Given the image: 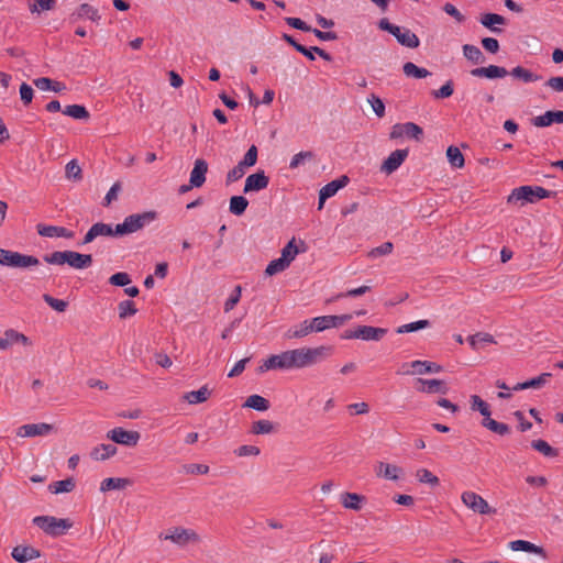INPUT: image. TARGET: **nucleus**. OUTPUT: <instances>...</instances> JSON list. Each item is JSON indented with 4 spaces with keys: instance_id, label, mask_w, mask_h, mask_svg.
Instances as JSON below:
<instances>
[{
    "instance_id": "42",
    "label": "nucleus",
    "mask_w": 563,
    "mask_h": 563,
    "mask_svg": "<svg viewBox=\"0 0 563 563\" xmlns=\"http://www.w3.org/2000/svg\"><path fill=\"white\" fill-rule=\"evenodd\" d=\"M249 206V200L244 196H232L229 210L234 216H242Z\"/></svg>"
},
{
    "instance_id": "32",
    "label": "nucleus",
    "mask_w": 563,
    "mask_h": 563,
    "mask_svg": "<svg viewBox=\"0 0 563 563\" xmlns=\"http://www.w3.org/2000/svg\"><path fill=\"white\" fill-rule=\"evenodd\" d=\"M365 500V497L356 493H343L341 495V503L344 508L352 510H360L361 504Z\"/></svg>"
},
{
    "instance_id": "58",
    "label": "nucleus",
    "mask_w": 563,
    "mask_h": 563,
    "mask_svg": "<svg viewBox=\"0 0 563 563\" xmlns=\"http://www.w3.org/2000/svg\"><path fill=\"white\" fill-rule=\"evenodd\" d=\"M43 300L51 307L53 308L54 310L58 311V312H64L67 307H68V302L65 301V300H62V299H57V298H54L53 296L48 295V294H44L43 295Z\"/></svg>"
},
{
    "instance_id": "4",
    "label": "nucleus",
    "mask_w": 563,
    "mask_h": 563,
    "mask_svg": "<svg viewBox=\"0 0 563 563\" xmlns=\"http://www.w3.org/2000/svg\"><path fill=\"white\" fill-rule=\"evenodd\" d=\"M556 195L555 191L548 190L540 186H520L515 188L508 197V202H530L534 203L544 198H551Z\"/></svg>"
},
{
    "instance_id": "40",
    "label": "nucleus",
    "mask_w": 563,
    "mask_h": 563,
    "mask_svg": "<svg viewBox=\"0 0 563 563\" xmlns=\"http://www.w3.org/2000/svg\"><path fill=\"white\" fill-rule=\"evenodd\" d=\"M269 401L260 395H251L247 397L246 401L244 402L243 407L252 408L257 411H266L269 408Z\"/></svg>"
},
{
    "instance_id": "25",
    "label": "nucleus",
    "mask_w": 563,
    "mask_h": 563,
    "mask_svg": "<svg viewBox=\"0 0 563 563\" xmlns=\"http://www.w3.org/2000/svg\"><path fill=\"white\" fill-rule=\"evenodd\" d=\"M117 452L118 449L115 445L102 443L92 449V451L90 452V456L96 461H104L114 456Z\"/></svg>"
},
{
    "instance_id": "55",
    "label": "nucleus",
    "mask_w": 563,
    "mask_h": 563,
    "mask_svg": "<svg viewBox=\"0 0 563 563\" xmlns=\"http://www.w3.org/2000/svg\"><path fill=\"white\" fill-rule=\"evenodd\" d=\"M310 321L312 323L314 332H322L324 330L333 328L330 316L316 317L312 318Z\"/></svg>"
},
{
    "instance_id": "2",
    "label": "nucleus",
    "mask_w": 563,
    "mask_h": 563,
    "mask_svg": "<svg viewBox=\"0 0 563 563\" xmlns=\"http://www.w3.org/2000/svg\"><path fill=\"white\" fill-rule=\"evenodd\" d=\"M333 347L321 345L317 347H300L294 350L296 368L312 366L332 355Z\"/></svg>"
},
{
    "instance_id": "1",
    "label": "nucleus",
    "mask_w": 563,
    "mask_h": 563,
    "mask_svg": "<svg viewBox=\"0 0 563 563\" xmlns=\"http://www.w3.org/2000/svg\"><path fill=\"white\" fill-rule=\"evenodd\" d=\"M43 261L51 265H69L75 269H85L91 266L92 255L75 251H55L43 255Z\"/></svg>"
},
{
    "instance_id": "23",
    "label": "nucleus",
    "mask_w": 563,
    "mask_h": 563,
    "mask_svg": "<svg viewBox=\"0 0 563 563\" xmlns=\"http://www.w3.org/2000/svg\"><path fill=\"white\" fill-rule=\"evenodd\" d=\"M509 548L512 551H523L529 553H534L541 555L543 559L547 558V552L542 547H538L530 541L526 540H515L509 543Z\"/></svg>"
},
{
    "instance_id": "13",
    "label": "nucleus",
    "mask_w": 563,
    "mask_h": 563,
    "mask_svg": "<svg viewBox=\"0 0 563 563\" xmlns=\"http://www.w3.org/2000/svg\"><path fill=\"white\" fill-rule=\"evenodd\" d=\"M269 184V177L266 176L265 172L260 169L254 174L247 176L244 185L243 192L249 194L252 191H260L267 188Z\"/></svg>"
},
{
    "instance_id": "3",
    "label": "nucleus",
    "mask_w": 563,
    "mask_h": 563,
    "mask_svg": "<svg viewBox=\"0 0 563 563\" xmlns=\"http://www.w3.org/2000/svg\"><path fill=\"white\" fill-rule=\"evenodd\" d=\"M156 219L157 212L154 210L130 214L122 223L115 225V232L121 236L131 234L143 229Z\"/></svg>"
},
{
    "instance_id": "26",
    "label": "nucleus",
    "mask_w": 563,
    "mask_h": 563,
    "mask_svg": "<svg viewBox=\"0 0 563 563\" xmlns=\"http://www.w3.org/2000/svg\"><path fill=\"white\" fill-rule=\"evenodd\" d=\"M550 377H552L551 373H542L541 375L533 377L529 380L518 383L516 386L512 387V390L518 391L528 388H540L548 383Z\"/></svg>"
},
{
    "instance_id": "16",
    "label": "nucleus",
    "mask_w": 563,
    "mask_h": 563,
    "mask_svg": "<svg viewBox=\"0 0 563 563\" xmlns=\"http://www.w3.org/2000/svg\"><path fill=\"white\" fill-rule=\"evenodd\" d=\"M471 75L477 78L496 79L507 76L508 70L501 66L489 65L487 67H477L472 69Z\"/></svg>"
},
{
    "instance_id": "8",
    "label": "nucleus",
    "mask_w": 563,
    "mask_h": 563,
    "mask_svg": "<svg viewBox=\"0 0 563 563\" xmlns=\"http://www.w3.org/2000/svg\"><path fill=\"white\" fill-rule=\"evenodd\" d=\"M463 504L479 515L496 514V509L492 508L488 503L474 492H464L461 496Z\"/></svg>"
},
{
    "instance_id": "49",
    "label": "nucleus",
    "mask_w": 563,
    "mask_h": 563,
    "mask_svg": "<svg viewBox=\"0 0 563 563\" xmlns=\"http://www.w3.org/2000/svg\"><path fill=\"white\" fill-rule=\"evenodd\" d=\"M274 431V424L269 420H257L252 423L251 433L268 434Z\"/></svg>"
},
{
    "instance_id": "5",
    "label": "nucleus",
    "mask_w": 563,
    "mask_h": 563,
    "mask_svg": "<svg viewBox=\"0 0 563 563\" xmlns=\"http://www.w3.org/2000/svg\"><path fill=\"white\" fill-rule=\"evenodd\" d=\"M33 523L51 537L65 534L74 525L68 518H56L53 516H37L33 518Z\"/></svg>"
},
{
    "instance_id": "52",
    "label": "nucleus",
    "mask_w": 563,
    "mask_h": 563,
    "mask_svg": "<svg viewBox=\"0 0 563 563\" xmlns=\"http://www.w3.org/2000/svg\"><path fill=\"white\" fill-rule=\"evenodd\" d=\"M299 252L295 244V238H292L282 250V257L290 265Z\"/></svg>"
},
{
    "instance_id": "7",
    "label": "nucleus",
    "mask_w": 563,
    "mask_h": 563,
    "mask_svg": "<svg viewBox=\"0 0 563 563\" xmlns=\"http://www.w3.org/2000/svg\"><path fill=\"white\" fill-rule=\"evenodd\" d=\"M401 372L398 374L402 375H423L430 373H440L443 371V367L434 362L430 361H412L410 363H404L401 366Z\"/></svg>"
},
{
    "instance_id": "10",
    "label": "nucleus",
    "mask_w": 563,
    "mask_h": 563,
    "mask_svg": "<svg viewBox=\"0 0 563 563\" xmlns=\"http://www.w3.org/2000/svg\"><path fill=\"white\" fill-rule=\"evenodd\" d=\"M350 181L346 175H342L339 178L324 185L319 192L318 209L321 210L327 199L333 197L340 189L344 188Z\"/></svg>"
},
{
    "instance_id": "9",
    "label": "nucleus",
    "mask_w": 563,
    "mask_h": 563,
    "mask_svg": "<svg viewBox=\"0 0 563 563\" xmlns=\"http://www.w3.org/2000/svg\"><path fill=\"white\" fill-rule=\"evenodd\" d=\"M107 438L118 444L135 446L141 435L137 431H128L121 427H117L107 433Z\"/></svg>"
},
{
    "instance_id": "41",
    "label": "nucleus",
    "mask_w": 563,
    "mask_h": 563,
    "mask_svg": "<svg viewBox=\"0 0 563 563\" xmlns=\"http://www.w3.org/2000/svg\"><path fill=\"white\" fill-rule=\"evenodd\" d=\"M313 332L312 323L310 320H305L298 327L291 328L286 332L288 339L303 338Z\"/></svg>"
},
{
    "instance_id": "19",
    "label": "nucleus",
    "mask_w": 563,
    "mask_h": 563,
    "mask_svg": "<svg viewBox=\"0 0 563 563\" xmlns=\"http://www.w3.org/2000/svg\"><path fill=\"white\" fill-rule=\"evenodd\" d=\"M53 430V426L48 423H29L23 424L18 429L19 437H36L46 435Z\"/></svg>"
},
{
    "instance_id": "38",
    "label": "nucleus",
    "mask_w": 563,
    "mask_h": 563,
    "mask_svg": "<svg viewBox=\"0 0 563 563\" xmlns=\"http://www.w3.org/2000/svg\"><path fill=\"white\" fill-rule=\"evenodd\" d=\"M463 54L467 60L471 63L477 65L483 64L485 62V56L482 53V51L472 44H465L463 45Z\"/></svg>"
},
{
    "instance_id": "56",
    "label": "nucleus",
    "mask_w": 563,
    "mask_h": 563,
    "mask_svg": "<svg viewBox=\"0 0 563 563\" xmlns=\"http://www.w3.org/2000/svg\"><path fill=\"white\" fill-rule=\"evenodd\" d=\"M92 229L98 236H120L117 232H115V228L113 229L111 224H107V223H103V222H97L95 224H92Z\"/></svg>"
},
{
    "instance_id": "47",
    "label": "nucleus",
    "mask_w": 563,
    "mask_h": 563,
    "mask_svg": "<svg viewBox=\"0 0 563 563\" xmlns=\"http://www.w3.org/2000/svg\"><path fill=\"white\" fill-rule=\"evenodd\" d=\"M118 310L120 319H126L129 317L134 316L137 312L135 302L129 299L119 302Z\"/></svg>"
},
{
    "instance_id": "31",
    "label": "nucleus",
    "mask_w": 563,
    "mask_h": 563,
    "mask_svg": "<svg viewBox=\"0 0 563 563\" xmlns=\"http://www.w3.org/2000/svg\"><path fill=\"white\" fill-rule=\"evenodd\" d=\"M13 261V268H30L33 266H38L41 264L40 260L36 256L22 254L16 251L14 252Z\"/></svg>"
},
{
    "instance_id": "53",
    "label": "nucleus",
    "mask_w": 563,
    "mask_h": 563,
    "mask_svg": "<svg viewBox=\"0 0 563 563\" xmlns=\"http://www.w3.org/2000/svg\"><path fill=\"white\" fill-rule=\"evenodd\" d=\"M417 478L420 483L429 484L431 486H438L440 479L432 472L427 468H420L417 471Z\"/></svg>"
},
{
    "instance_id": "12",
    "label": "nucleus",
    "mask_w": 563,
    "mask_h": 563,
    "mask_svg": "<svg viewBox=\"0 0 563 563\" xmlns=\"http://www.w3.org/2000/svg\"><path fill=\"white\" fill-rule=\"evenodd\" d=\"M416 384V389L420 393L445 395L449 391L446 383L441 379L417 378Z\"/></svg>"
},
{
    "instance_id": "54",
    "label": "nucleus",
    "mask_w": 563,
    "mask_h": 563,
    "mask_svg": "<svg viewBox=\"0 0 563 563\" xmlns=\"http://www.w3.org/2000/svg\"><path fill=\"white\" fill-rule=\"evenodd\" d=\"M271 369H282L280 354H273L258 367L260 373Z\"/></svg>"
},
{
    "instance_id": "45",
    "label": "nucleus",
    "mask_w": 563,
    "mask_h": 563,
    "mask_svg": "<svg viewBox=\"0 0 563 563\" xmlns=\"http://www.w3.org/2000/svg\"><path fill=\"white\" fill-rule=\"evenodd\" d=\"M470 402L471 409L473 411H479L481 415L484 416V418H490L492 412L489 409V405L486 401H484L478 395H472Z\"/></svg>"
},
{
    "instance_id": "48",
    "label": "nucleus",
    "mask_w": 563,
    "mask_h": 563,
    "mask_svg": "<svg viewBox=\"0 0 563 563\" xmlns=\"http://www.w3.org/2000/svg\"><path fill=\"white\" fill-rule=\"evenodd\" d=\"M429 327H430L429 320H418V321L406 323V324L398 327L396 332L399 334L400 333H409V332L419 331V330H422V329H426Z\"/></svg>"
},
{
    "instance_id": "50",
    "label": "nucleus",
    "mask_w": 563,
    "mask_h": 563,
    "mask_svg": "<svg viewBox=\"0 0 563 563\" xmlns=\"http://www.w3.org/2000/svg\"><path fill=\"white\" fill-rule=\"evenodd\" d=\"M493 342L494 338L488 333L478 332L474 335L468 336V343L473 349H478L479 345L483 346L485 344Z\"/></svg>"
},
{
    "instance_id": "60",
    "label": "nucleus",
    "mask_w": 563,
    "mask_h": 563,
    "mask_svg": "<svg viewBox=\"0 0 563 563\" xmlns=\"http://www.w3.org/2000/svg\"><path fill=\"white\" fill-rule=\"evenodd\" d=\"M454 92V84L452 80H448L443 86H441L438 90H433L432 95L435 99H445L453 95Z\"/></svg>"
},
{
    "instance_id": "51",
    "label": "nucleus",
    "mask_w": 563,
    "mask_h": 563,
    "mask_svg": "<svg viewBox=\"0 0 563 563\" xmlns=\"http://www.w3.org/2000/svg\"><path fill=\"white\" fill-rule=\"evenodd\" d=\"M402 126H405V135L409 139H413L416 141H421L423 137V130L421 126L413 122H407L404 123Z\"/></svg>"
},
{
    "instance_id": "6",
    "label": "nucleus",
    "mask_w": 563,
    "mask_h": 563,
    "mask_svg": "<svg viewBox=\"0 0 563 563\" xmlns=\"http://www.w3.org/2000/svg\"><path fill=\"white\" fill-rule=\"evenodd\" d=\"M378 27L382 31H386L393 34L397 42L409 48H417L420 44L419 37L412 33L409 29L404 26H398L389 22L387 18H383L378 22Z\"/></svg>"
},
{
    "instance_id": "35",
    "label": "nucleus",
    "mask_w": 563,
    "mask_h": 563,
    "mask_svg": "<svg viewBox=\"0 0 563 563\" xmlns=\"http://www.w3.org/2000/svg\"><path fill=\"white\" fill-rule=\"evenodd\" d=\"M481 424L490 430L492 432H495L499 435H507L510 433V427L507 423L498 422L492 418H484L481 422Z\"/></svg>"
},
{
    "instance_id": "29",
    "label": "nucleus",
    "mask_w": 563,
    "mask_h": 563,
    "mask_svg": "<svg viewBox=\"0 0 563 563\" xmlns=\"http://www.w3.org/2000/svg\"><path fill=\"white\" fill-rule=\"evenodd\" d=\"M211 395V390L207 385L202 386L198 390H191L186 393L183 398L191 405L201 404L208 400Z\"/></svg>"
},
{
    "instance_id": "62",
    "label": "nucleus",
    "mask_w": 563,
    "mask_h": 563,
    "mask_svg": "<svg viewBox=\"0 0 563 563\" xmlns=\"http://www.w3.org/2000/svg\"><path fill=\"white\" fill-rule=\"evenodd\" d=\"M109 283L113 286L124 287L131 283V277L125 272H119V273L113 274L109 278Z\"/></svg>"
},
{
    "instance_id": "37",
    "label": "nucleus",
    "mask_w": 563,
    "mask_h": 563,
    "mask_svg": "<svg viewBox=\"0 0 563 563\" xmlns=\"http://www.w3.org/2000/svg\"><path fill=\"white\" fill-rule=\"evenodd\" d=\"M298 53L306 56L309 60L316 59L314 54H318L322 59L327 62L332 60V56L323 48H320L318 46L306 47L305 45H301V47H298Z\"/></svg>"
},
{
    "instance_id": "33",
    "label": "nucleus",
    "mask_w": 563,
    "mask_h": 563,
    "mask_svg": "<svg viewBox=\"0 0 563 563\" xmlns=\"http://www.w3.org/2000/svg\"><path fill=\"white\" fill-rule=\"evenodd\" d=\"M76 483L73 477L63 481L53 482L48 485V489L53 494L70 493L75 489Z\"/></svg>"
},
{
    "instance_id": "44",
    "label": "nucleus",
    "mask_w": 563,
    "mask_h": 563,
    "mask_svg": "<svg viewBox=\"0 0 563 563\" xmlns=\"http://www.w3.org/2000/svg\"><path fill=\"white\" fill-rule=\"evenodd\" d=\"M531 446L547 457H555L559 455L558 449L552 448L547 441L541 439L533 440Z\"/></svg>"
},
{
    "instance_id": "21",
    "label": "nucleus",
    "mask_w": 563,
    "mask_h": 563,
    "mask_svg": "<svg viewBox=\"0 0 563 563\" xmlns=\"http://www.w3.org/2000/svg\"><path fill=\"white\" fill-rule=\"evenodd\" d=\"M85 18L96 23H99L101 20V15L99 14L98 9L90 5L89 3L80 4L79 8L70 14V20L74 22Z\"/></svg>"
},
{
    "instance_id": "20",
    "label": "nucleus",
    "mask_w": 563,
    "mask_h": 563,
    "mask_svg": "<svg viewBox=\"0 0 563 563\" xmlns=\"http://www.w3.org/2000/svg\"><path fill=\"white\" fill-rule=\"evenodd\" d=\"M208 172V163L203 158H197L194 168L190 173L189 181L196 188L201 187L206 181V174Z\"/></svg>"
},
{
    "instance_id": "61",
    "label": "nucleus",
    "mask_w": 563,
    "mask_h": 563,
    "mask_svg": "<svg viewBox=\"0 0 563 563\" xmlns=\"http://www.w3.org/2000/svg\"><path fill=\"white\" fill-rule=\"evenodd\" d=\"M314 158V154L313 152L311 151H302V152H299L298 154L294 155L290 163H289V167L291 169L294 168H297L300 164H302L306 159L307 161H311Z\"/></svg>"
},
{
    "instance_id": "28",
    "label": "nucleus",
    "mask_w": 563,
    "mask_h": 563,
    "mask_svg": "<svg viewBox=\"0 0 563 563\" xmlns=\"http://www.w3.org/2000/svg\"><path fill=\"white\" fill-rule=\"evenodd\" d=\"M506 22H507V20L503 15L497 14V13H484L481 16V23L485 27L492 30L495 33H501L503 30L499 27H495L494 25L495 24L504 25V24H506Z\"/></svg>"
},
{
    "instance_id": "27",
    "label": "nucleus",
    "mask_w": 563,
    "mask_h": 563,
    "mask_svg": "<svg viewBox=\"0 0 563 563\" xmlns=\"http://www.w3.org/2000/svg\"><path fill=\"white\" fill-rule=\"evenodd\" d=\"M402 470L399 466L379 462L376 468L377 476H383L386 479L397 481Z\"/></svg>"
},
{
    "instance_id": "59",
    "label": "nucleus",
    "mask_w": 563,
    "mask_h": 563,
    "mask_svg": "<svg viewBox=\"0 0 563 563\" xmlns=\"http://www.w3.org/2000/svg\"><path fill=\"white\" fill-rule=\"evenodd\" d=\"M66 177L68 179L81 180V178H82L81 168L75 159H71L70 162L67 163Z\"/></svg>"
},
{
    "instance_id": "57",
    "label": "nucleus",
    "mask_w": 563,
    "mask_h": 563,
    "mask_svg": "<svg viewBox=\"0 0 563 563\" xmlns=\"http://www.w3.org/2000/svg\"><path fill=\"white\" fill-rule=\"evenodd\" d=\"M258 156V150L255 145H251L247 152L245 153L242 161H240V165L244 166L245 168L252 167L256 164Z\"/></svg>"
},
{
    "instance_id": "24",
    "label": "nucleus",
    "mask_w": 563,
    "mask_h": 563,
    "mask_svg": "<svg viewBox=\"0 0 563 563\" xmlns=\"http://www.w3.org/2000/svg\"><path fill=\"white\" fill-rule=\"evenodd\" d=\"M132 485V479L126 477H108L104 478L100 484V490L102 493L112 490V489H124L125 487Z\"/></svg>"
},
{
    "instance_id": "15",
    "label": "nucleus",
    "mask_w": 563,
    "mask_h": 563,
    "mask_svg": "<svg viewBox=\"0 0 563 563\" xmlns=\"http://www.w3.org/2000/svg\"><path fill=\"white\" fill-rule=\"evenodd\" d=\"M532 124L537 128H547L553 123H563L562 110H548L543 114L534 117L531 120Z\"/></svg>"
},
{
    "instance_id": "36",
    "label": "nucleus",
    "mask_w": 563,
    "mask_h": 563,
    "mask_svg": "<svg viewBox=\"0 0 563 563\" xmlns=\"http://www.w3.org/2000/svg\"><path fill=\"white\" fill-rule=\"evenodd\" d=\"M4 338L8 340L9 347L13 344H22L24 346H29L32 344L31 340L23 333L14 330L8 329L4 331Z\"/></svg>"
},
{
    "instance_id": "18",
    "label": "nucleus",
    "mask_w": 563,
    "mask_h": 563,
    "mask_svg": "<svg viewBox=\"0 0 563 563\" xmlns=\"http://www.w3.org/2000/svg\"><path fill=\"white\" fill-rule=\"evenodd\" d=\"M36 231L41 236L45 238H66V239H73L75 233L70 230H68L65 227H57V225H45V224H37Z\"/></svg>"
},
{
    "instance_id": "11",
    "label": "nucleus",
    "mask_w": 563,
    "mask_h": 563,
    "mask_svg": "<svg viewBox=\"0 0 563 563\" xmlns=\"http://www.w3.org/2000/svg\"><path fill=\"white\" fill-rule=\"evenodd\" d=\"M164 539L170 540L180 547H185L190 542H198L199 536L194 530L177 527L169 530V533L166 534Z\"/></svg>"
},
{
    "instance_id": "34",
    "label": "nucleus",
    "mask_w": 563,
    "mask_h": 563,
    "mask_svg": "<svg viewBox=\"0 0 563 563\" xmlns=\"http://www.w3.org/2000/svg\"><path fill=\"white\" fill-rule=\"evenodd\" d=\"M63 113L76 120H88L90 118L89 111L85 106L81 104L66 106L63 110Z\"/></svg>"
},
{
    "instance_id": "30",
    "label": "nucleus",
    "mask_w": 563,
    "mask_h": 563,
    "mask_svg": "<svg viewBox=\"0 0 563 563\" xmlns=\"http://www.w3.org/2000/svg\"><path fill=\"white\" fill-rule=\"evenodd\" d=\"M508 75H511L514 78L522 81V82H533L540 80L542 77L534 74L533 71L522 67V66H516L511 69V71H508Z\"/></svg>"
},
{
    "instance_id": "17",
    "label": "nucleus",
    "mask_w": 563,
    "mask_h": 563,
    "mask_svg": "<svg viewBox=\"0 0 563 563\" xmlns=\"http://www.w3.org/2000/svg\"><path fill=\"white\" fill-rule=\"evenodd\" d=\"M11 556L19 563H26L31 560L38 559L41 551L32 545H16L12 549Z\"/></svg>"
},
{
    "instance_id": "43",
    "label": "nucleus",
    "mask_w": 563,
    "mask_h": 563,
    "mask_svg": "<svg viewBox=\"0 0 563 563\" xmlns=\"http://www.w3.org/2000/svg\"><path fill=\"white\" fill-rule=\"evenodd\" d=\"M446 157L451 166L462 168L465 164L464 156L459 147L450 145L446 150Z\"/></svg>"
},
{
    "instance_id": "22",
    "label": "nucleus",
    "mask_w": 563,
    "mask_h": 563,
    "mask_svg": "<svg viewBox=\"0 0 563 563\" xmlns=\"http://www.w3.org/2000/svg\"><path fill=\"white\" fill-rule=\"evenodd\" d=\"M388 330L386 328H378L372 325H358L360 340L363 341H380Z\"/></svg>"
},
{
    "instance_id": "39",
    "label": "nucleus",
    "mask_w": 563,
    "mask_h": 563,
    "mask_svg": "<svg viewBox=\"0 0 563 563\" xmlns=\"http://www.w3.org/2000/svg\"><path fill=\"white\" fill-rule=\"evenodd\" d=\"M402 70L407 77H412L417 79L426 78L429 75H431V73L427 68L419 67L412 62L405 63L402 66Z\"/></svg>"
},
{
    "instance_id": "64",
    "label": "nucleus",
    "mask_w": 563,
    "mask_h": 563,
    "mask_svg": "<svg viewBox=\"0 0 563 563\" xmlns=\"http://www.w3.org/2000/svg\"><path fill=\"white\" fill-rule=\"evenodd\" d=\"M20 98L24 106H29L34 97V90L33 88L27 85L26 82H22L20 86Z\"/></svg>"
},
{
    "instance_id": "46",
    "label": "nucleus",
    "mask_w": 563,
    "mask_h": 563,
    "mask_svg": "<svg viewBox=\"0 0 563 563\" xmlns=\"http://www.w3.org/2000/svg\"><path fill=\"white\" fill-rule=\"evenodd\" d=\"M288 266L289 264L280 256L279 258L269 262V264L266 266L265 275L274 276L278 273L284 272Z\"/></svg>"
},
{
    "instance_id": "14",
    "label": "nucleus",
    "mask_w": 563,
    "mask_h": 563,
    "mask_svg": "<svg viewBox=\"0 0 563 563\" xmlns=\"http://www.w3.org/2000/svg\"><path fill=\"white\" fill-rule=\"evenodd\" d=\"M409 154L408 148H401L396 150L390 153V155L383 162L382 164V172H385L386 174H391L395 170H397L400 165L405 162Z\"/></svg>"
},
{
    "instance_id": "63",
    "label": "nucleus",
    "mask_w": 563,
    "mask_h": 563,
    "mask_svg": "<svg viewBox=\"0 0 563 563\" xmlns=\"http://www.w3.org/2000/svg\"><path fill=\"white\" fill-rule=\"evenodd\" d=\"M241 291H242L241 286L240 285L235 286L234 290L232 291L230 297L224 302V311L225 312H229L238 305V302L241 299Z\"/></svg>"
}]
</instances>
